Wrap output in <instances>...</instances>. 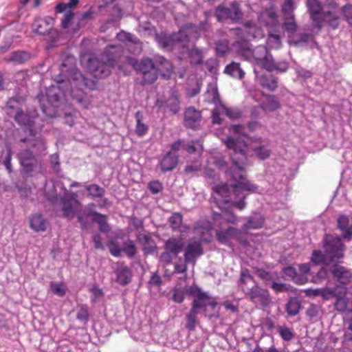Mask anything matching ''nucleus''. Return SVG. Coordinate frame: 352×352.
<instances>
[{"mask_svg": "<svg viewBox=\"0 0 352 352\" xmlns=\"http://www.w3.org/2000/svg\"><path fill=\"white\" fill-rule=\"evenodd\" d=\"M78 3V0H69V1L67 3H58L56 6V12L58 13H63L68 10H71L72 8L76 7Z\"/></svg>", "mask_w": 352, "mask_h": 352, "instance_id": "nucleus-54", "label": "nucleus"}, {"mask_svg": "<svg viewBox=\"0 0 352 352\" xmlns=\"http://www.w3.org/2000/svg\"><path fill=\"white\" fill-rule=\"evenodd\" d=\"M201 113L193 107L186 109L184 114V124L186 127L196 129L200 125Z\"/></svg>", "mask_w": 352, "mask_h": 352, "instance_id": "nucleus-17", "label": "nucleus"}, {"mask_svg": "<svg viewBox=\"0 0 352 352\" xmlns=\"http://www.w3.org/2000/svg\"><path fill=\"white\" fill-rule=\"evenodd\" d=\"M257 274L258 277L262 279L265 284L270 285L273 283V281L276 280L278 278V275L276 272H267L264 270H258L257 271Z\"/></svg>", "mask_w": 352, "mask_h": 352, "instance_id": "nucleus-42", "label": "nucleus"}, {"mask_svg": "<svg viewBox=\"0 0 352 352\" xmlns=\"http://www.w3.org/2000/svg\"><path fill=\"white\" fill-rule=\"evenodd\" d=\"M234 46L237 49L239 55L243 56L245 60L251 63H254L265 69V65L268 63L267 60L272 58L267 48L262 45H259L253 49L248 42L243 41L237 42Z\"/></svg>", "mask_w": 352, "mask_h": 352, "instance_id": "nucleus-10", "label": "nucleus"}, {"mask_svg": "<svg viewBox=\"0 0 352 352\" xmlns=\"http://www.w3.org/2000/svg\"><path fill=\"white\" fill-rule=\"evenodd\" d=\"M258 21L269 30L278 28V16L273 8L266 9L258 16Z\"/></svg>", "mask_w": 352, "mask_h": 352, "instance_id": "nucleus-15", "label": "nucleus"}, {"mask_svg": "<svg viewBox=\"0 0 352 352\" xmlns=\"http://www.w3.org/2000/svg\"><path fill=\"white\" fill-rule=\"evenodd\" d=\"M295 8L294 0H285L281 8L283 16L293 15Z\"/></svg>", "mask_w": 352, "mask_h": 352, "instance_id": "nucleus-55", "label": "nucleus"}, {"mask_svg": "<svg viewBox=\"0 0 352 352\" xmlns=\"http://www.w3.org/2000/svg\"><path fill=\"white\" fill-rule=\"evenodd\" d=\"M343 14L346 20L352 26V6H345L342 8Z\"/></svg>", "mask_w": 352, "mask_h": 352, "instance_id": "nucleus-64", "label": "nucleus"}, {"mask_svg": "<svg viewBox=\"0 0 352 352\" xmlns=\"http://www.w3.org/2000/svg\"><path fill=\"white\" fill-rule=\"evenodd\" d=\"M264 223V219L261 214L255 213L248 219V223L244 224L242 229L246 231L249 229H258L262 228Z\"/></svg>", "mask_w": 352, "mask_h": 352, "instance_id": "nucleus-28", "label": "nucleus"}, {"mask_svg": "<svg viewBox=\"0 0 352 352\" xmlns=\"http://www.w3.org/2000/svg\"><path fill=\"white\" fill-rule=\"evenodd\" d=\"M270 287L276 293L290 291L289 285L283 283L276 282V280L273 281Z\"/></svg>", "mask_w": 352, "mask_h": 352, "instance_id": "nucleus-60", "label": "nucleus"}, {"mask_svg": "<svg viewBox=\"0 0 352 352\" xmlns=\"http://www.w3.org/2000/svg\"><path fill=\"white\" fill-rule=\"evenodd\" d=\"M268 61V63L265 65V69L268 71L276 70L280 72H285L288 68V63L286 61L275 62L272 57Z\"/></svg>", "mask_w": 352, "mask_h": 352, "instance_id": "nucleus-35", "label": "nucleus"}, {"mask_svg": "<svg viewBox=\"0 0 352 352\" xmlns=\"http://www.w3.org/2000/svg\"><path fill=\"white\" fill-rule=\"evenodd\" d=\"M189 58L192 64H201L203 60L202 52L197 48L193 47L189 52Z\"/></svg>", "mask_w": 352, "mask_h": 352, "instance_id": "nucleus-48", "label": "nucleus"}, {"mask_svg": "<svg viewBox=\"0 0 352 352\" xmlns=\"http://www.w3.org/2000/svg\"><path fill=\"white\" fill-rule=\"evenodd\" d=\"M47 221L41 214H35L30 219V227L36 232L45 231Z\"/></svg>", "mask_w": 352, "mask_h": 352, "instance_id": "nucleus-29", "label": "nucleus"}, {"mask_svg": "<svg viewBox=\"0 0 352 352\" xmlns=\"http://www.w3.org/2000/svg\"><path fill=\"white\" fill-rule=\"evenodd\" d=\"M260 83L263 87H266L270 90H274L278 86V82L272 75L267 76H261Z\"/></svg>", "mask_w": 352, "mask_h": 352, "instance_id": "nucleus-45", "label": "nucleus"}, {"mask_svg": "<svg viewBox=\"0 0 352 352\" xmlns=\"http://www.w3.org/2000/svg\"><path fill=\"white\" fill-rule=\"evenodd\" d=\"M77 318L83 322H87L89 318V313L87 307H82L80 308L77 314Z\"/></svg>", "mask_w": 352, "mask_h": 352, "instance_id": "nucleus-63", "label": "nucleus"}, {"mask_svg": "<svg viewBox=\"0 0 352 352\" xmlns=\"http://www.w3.org/2000/svg\"><path fill=\"white\" fill-rule=\"evenodd\" d=\"M15 120L19 125L23 126L28 130L30 133L29 138L21 139L20 142L28 141V143L35 148L36 153H41L46 150L43 139L41 136H36L37 131L41 129L43 124L38 122L40 118L35 111L30 113L17 111Z\"/></svg>", "mask_w": 352, "mask_h": 352, "instance_id": "nucleus-5", "label": "nucleus"}, {"mask_svg": "<svg viewBox=\"0 0 352 352\" xmlns=\"http://www.w3.org/2000/svg\"><path fill=\"white\" fill-rule=\"evenodd\" d=\"M223 142L230 153L232 166L230 174L232 179L236 182L232 186V190L227 184L216 186L213 188L214 193L212 199L217 203V206L221 210V213L214 212L213 219L216 230L217 239L219 243L228 246H231L230 241L239 237L240 231L232 226H226V223H235L236 217L230 211L223 208V204H231L237 209L242 210L246 204L245 199L248 194L260 193L257 186L246 180L245 165L247 162L248 146L244 141L234 140L228 137Z\"/></svg>", "mask_w": 352, "mask_h": 352, "instance_id": "nucleus-1", "label": "nucleus"}, {"mask_svg": "<svg viewBox=\"0 0 352 352\" xmlns=\"http://www.w3.org/2000/svg\"><path fill=\"white\" fill-rule=\"evenodd\" d=\"M240 282L243 292L251 300L258 301L264 307L270 303L271 298L269 292L261 288L255 283L248 270L241 271Z\"/></svg>", "mask_w": 352, "mask_h": 352, "instance_id": "nucleus-8", "label": "nucleus"}, {"mask_svg": "<svg viewBox=\"0 0 352 352\" xmlns=\"http://www.w3.org/2000/svg\"><path fill=\"white\" fill-rule=\"evenodd\" d=\"M228 50L229 47L227 40H221L216 43V52L218 55L223 56L226 54Z\"/></svg>", "mask_w": 352, "mask_h": 352, "instance_id": "nucleus-58", "label": "nucleus"}, {"mask_svg": "<svg viewBox=\"0 0 352 352\" xmlns=\"http://www.w3.org/2000/svg\"><path fill=\"white\" fill-rule=\"evenodd\" d=\"M197 28L192 24L182 27L177 34L171 36H160L159 43L167 50H173L176 45L185 47L191 38H197Z\"/></svg>", "mask_w": 352, "mask_h": 352, "instance_id": "nucleus-9", "label": "nucleus"}, {"mask_svg": "<svg viewBox=\"0 0 352 352\" xmlns=\"http://www.w3.org/2000/svg\"><path fill=\"white\" fill-rule=\"evenodd\" d=\"M199 312L191 309L190 313L186 316V328L188 331H192L195 329L197 320V316Z\"/></svg>", "mask_w": 352, "mask_h": 352, "instance_id": "nucleus-50", "label": "nucleus"}, {"mask_svg": "<svg viewBox=\"0 0 352 352\" xmlns=\"http://www.w3.org/2000/svg\"><path fill=\"white\" fill-rule=\"evenodd\" d=\"M50 290L54 294L63 297L66 294L67 287L63 282L53 281L50 283Z\"/></svg>", "mask_w": 352, "mask_h": 352, "instance_id": "nucleus-41", "label": "nucleus"}, {"mask_svg": "<svg viewBox=\"0 0 352 352\" xmlns=\"http://www.w3.org/2000/svg\"><path fill=\"white\" fill-rule=\"evenodd\" d=\"M142 115L140 112H137L135 113L136 118V127H135V133L138 137L144 136L148 131V126L142 122Z\"/></svg>", "mask_w": 352, "mask_h": 352, "instance_id": "nucleus-40", "label": "nucleus"}, {"mask_svg": "<svg viewBox=\"0 0 352 352\" xmlns=\"http://www.w3.org/2000/svg\"><path fill=\"white\" fill-rule=\"evenodd\" d=\"M204 98V100L209 103H217L219 101V94L216 85H208Z\"/></svg>", "mask_w": 352, "mask_h": 352, "instance_id": "nucleus-34", "label": "nucleus"}, {"mask_svg": "<svg viewBox=\"0 0 352 352\" xmlns=\"http://www.w3.org/2000/svg\"><path fill=\"white\" fill-rule=\"evenodd\" d=\"M224 72L232 77L239 79L243 78L245 76V72L241 69L240 65L235 62H232L230 64L228 65Z\"/></svg>", "mask_w": 352, "mask_h": 352, "instance_id": "nucleus-30", "label": "nucleus"}, {"mask_svg": "<svg viewBox=\"0 0 352 352\" xmlns=\"http://www.w3.org/2000/svg\"><path fill=\"white\" fill-rule=\"evenodd\" d=\"M178 163V157L177 155L168 152L160 160V166L163 172L173 170Z\"/></svg>", "mask_w": 352, "mask_h": 352, "instance_id": "nucleus-23", "label": "nucleus"}, {"mask_svg": "<svg viewBox=\"0 0 352 352\" xmlns=\"http://www.w3.org/2000/svg\"><path fill=\"white\" fill-rule=\"evenodd\" d=\"M122 252H124L128 257L133 258L137 252L134 242L131 240L124 241L123 243Z\"/></svg>", "mask_w": 352, "mask_h": 352, "instance_id": "nucleus-49", "label": "nucleus"}, {"mask_svg": "<svg viewBox=\"0 0 352 352\" xmlns=\"http://www.w3.org/2000/svg\"><path fill=\"white\" fill-rule=\"evenodd\" d=\"M122 46L109 45L100 58L91 56L85 62L83 58L81 63L94 78H102L108 76L111 72V69L123 58L124 62L142 74L143 84H153L157 80L161 69L156 67L151 59L144 58L138 63L137 60L132 57H122Z\"/></svg>", "mask_w": 352, "mask_h": 352, "instance_id": "nucleus-3", "label": "nucleus"}, {"mask_svg": "<svg viewBox=\"0 0 352 352\" xmlns=\"http://www.w3.org/2000/svg\"><path fill=\"white\" fill-rule=\"evenodd\" d=\"M63 19L61 22V27L64 30H68L72 23V20L74 16V14L72 10H68L64 12Z\"/></svg>", "mask_w": 352, "mask_h": 352, "instance_id": "nucleus-53", "label": "nucleus"}, {"mask_svg": "<svg viewBox=\"0 0 352 352\" xmlns=\"http://www.w3.org/2000/svg\"><path fill=\"white\" fill-rule=\"evenodd\" d=\"M62 189L64 191V195L60 198V201L63 217L68 219H72L77 216L82 228L88 230L90 226L87 219L80 214L82 204L77 199L76 193L67 190L64 186L62 187Z\"/></svg>", "mask_w": 352, "mask_h": 352, "instance_id": "nucleus-7", "label": "nucleus"}, {"mask_svg": "<svg viewBox=\"0 0 352 352\" xmlns=\"http://www.w3.org/2000/svg\"><path fill=\"white\" fill-rule=\"evenodd\" d=\"M267 45L270 49H279L281 47L280 35L276 32V28L269 30Z\"/></svg>", "mask_w": 352, "mask_h": 352, "instance_id": "nucleus-33", "label": "nucleus"}, {"mask_svg": "<svg viewBox=\"0 0 352 352\" xmlns=\"http://www.w3.org/2000/svg\"><path fill=\"white\" fill-rule=\"evenodd\" d=\"M339 228L342 232L344 239L351 240L352 238V225L350 226V220L347 216L342 215L338 219Z\"/></svg>", "mask_w": 352, "mask_h": 352, "instance_id": "nucleus-26", "label": "nucleus"}, {"mask_svg": "<svg viewBox=\"0 0 352 352\" xmlns=\"http://www.w3.org/2000/svg\"><path fill=\"white\" fill-rule=\"evenodd\" d=\"M87 217H91L94 222L98 224L99 230L104 233H107L111 228L107 221V217L98 212H90L86 214Z\"/></svg>", "mask_w": 352, "mask_h": 352, "instance_id": "nucleus-25", "label": "nucleus"}, {"mask_svg": "<svg viewBox=\"0 0 352 352\" xmlns=\"http://www.w3.org/2000/svg\"><path fill=\"white\" fill-rule=\"evenodd\" d=\"M203 253L202 248L199 242H192L188 245L185 252V263H188L191 261L195 264V259L201 256Z\"/></svg>", "mask_w": 352, "mask_h": 352, "instance_id": "nucleus-21", "label": "nucleus"}, {"mask_svg": "<svg viewBox=\"0 0 352 352\" xmlns=\"http://www.w3.org/2000/svg\"><path fill=\"white\" fill-rule=\"evenodd\" d=\"M50 163L52 164V167L53 170L57 173L59 174L60 172V160L58 154L54 153L50 156Z\"/></svg>", "mask_w": 352, "mask_h": 352, "instance_id": "nucleus-61", "label": "nucleus"}, {"mask_svg": "<svg viewBox=\"0 0 352 352\" xmlns=\"http://www.w3.org/2000/svg\"><path fill=\"white\" fill-rule=\"evenodd\" d=\"M323 247L325 255L320 250H314L311 261L316 265L322 263L327 264L326 262L329 260L331 262L337 261L344 256V245L338 236L327 234L323 240Z\"/></svg>", "mask_w": 352, "mask_h": 352, "instance_id": "nucleus-6", "label": "nucleus"}, {"mask_svg": "<svg viewBox=\"0 0 352 352\" xmlns=\"http://www.w3.org/2000/svg\"><path fill=\"white\" fill-rule=\"evenodd\" d=\"M346 294L347 289L343 287L335 296L336 297L335 308L338 311L344 314H349L352 312V307H350L349 302L346 298Z\"/></svg>", "mask_w": 352, "mask_h": 352, "instance_id": "nucleus-16", "label": "nucleus"}, {"mask_svg": "<svg viewBox=\"0 0 352 352\" xmlns=\"http://www.w3.org/2000/svg\"><path fill=\"white\" fill-rule=\"evenodd\" d=\"M329 272L340 285H347L352 279V271L338 264L331 265L329 267Z\"/></svg>", "mask_w": 352, "mask_h": 352, "instance_id": "nucleus-14", "label": "nucleus"}, {"mask_svg": "<svg viewBox=\"0 0 352 352\" xmlns=\"http://www.w3.org/2000/svg\"><path fill=\"white\" fill-rule=\"evenodd\" d=\"M56 82L57 85H52L45 91H41L37 96L41 110L47 117L58 115V109L62 104L60 93L65 98L70 96L83 108L90 106L91 100L85 94L83 88L93 89L94 82L87 80L78 69H71L67 80L59 79Z\"/></svg>", "mask_w": 352, "mask_h": 352, "instance_id": "nucleus-2", "label": "nucleus"}, {"mask_svg": "<svg viewBox=\"0 0 352 352\" xmlns=\"http://www.w3.org/2000/svg\"><path fill=\"white\" fill-rule=\"evenodd\" d=\"M30 58V54L25 52L18 51L13 52L10 57V60L18 64H21Z\"/></svg>", "mask_w": 352, "mask_h": 352, "instance_id": "nucleus-46", "label": "nucleus"}, {"mask_svg": "<svg viewBox=\"0 0 352 352\" xmlns=\"http://www.w3.org/2000/svg\"><path fill=\"white\" fill-rule=\"evenodd\" d=\"M157 62L166 69L167 74H162V76L166 78L168 77L172 72V67L168 60L162 56H160L157 59Z\"/></svg>", "mask_w": 352, "mask_h": 352, "instance_id": "nucleus-62", "label": "nucleus"}, {"mask_svg": "<svg viewBox=\"0 0 352 352\" xmlns=\"http://www.w3.org/2000/svg\"><path fill=\"white\" fill-rule=\"evenodd\" d=\"M320 296L324 299H329L332 296H335L338 292L337 291V287H329V281H328L327 287L320 288Z\"/></svg>", "mask_w": 352, "mask_h": 352, "instance_id": "nucleus-56", "label": "nucleus"}, {"mask_svg": "<svg viewBox=\"0 0 352 352\" xmlns=\"http://www.w3.org/2000/svg\"><path fill=\"white\" fill-rule=\"evenodd\" d=\"M45 193L47 198L50 201H54L56 199V190L54 183L52 181L47 182L44 188Z\"/></svg>", "mask_w": 352, "mask_h": 352, "instance_id": "nucleus-47", "label": "nucleus"}, {"mask_svg": "<svg viewBox=\"0 0 352 352\" xmlns=\"http://www.w3.org/2000/svg\"><path fill=\"white\" fill-rule=\"evenodd\" d=\"M184 246V243L182 238L172 237L165 243L166 250L172 253L174 256H176L182 251Z\"/></svg>", "mask_w": 352, "mask_h": 352, "instance_id": "nucleus-24", "label": "nucleus"}, {"mask_svg": "<svg viewBox=\"0 0 352 352\" xmlns=\"http://www.w3.org/2000/svg\"><path fill=\"white\" fill-rule=\"evenodd\" d=\"M250 149L253 155L261 160H264L270 157L271 149L268 143L263 140L261 137H254L250 138Z\"/></svg>", "mask_w": 352, "mask_h": 352, "instance_id": "nucleus-13", "label": "nucleus"}, {"mask_svg": "<svg viewBox=\"0 0 352 352\" xmlns=\"http://www.w3.org/2000/svg\"><path fill=\"white\" fill-rule=\"evenodd\" d=\"M329 264H326L318 272L316 275L313 277L312 282L316 284L321 283L323 280H326L328 277L329 272Z\"/></svg>", "mask_w": 352, "mask_h": 352, "instance_id": "nucleus-43", "label": "nucleus"}, {"mask_svg": "<svg viewBox=\"0 0 352 352\" xmlns=\"http://www.w3.org/2000/svg\"><path fill=\"white\" fill-rule=\"evenodd\" d=\"M117 282L121 285H126L131 278V272L125 265H120L116 270Z\"/></svg>", "mask_w": 352, "mask_h": 352, "instance_id": "nucleus-31", "label": "nucleus"}, {"mask_svg": "<svg viewBox=\"0 0 352 352\" xmlns=\"http://www.w3.org/2000/svg\"><path fill=\"white\" fill-rule=\"evenodd\" d=\"M212 225L208 221H199L194 228L195 233L199 234L202 241H210L212 237L211 234Z\"/></svg>", "mask_w": 352, "mask_h": 352, "instance_id": "nucleus-20", "label": "nucleus"}, {"mask_svg": "<svg viewBox=\"0 0 352 352\" xmlns=\"http://www.w3.org/2000/svg\"><path fill=\"white\" fill-rule=\"evenodd\" d=\"M86 189L89 195L93 197H101L104 193V188L97 184L86 186Z\"/></svg>", "mask_w": 352, "mask_h": 352, "instance_id": "nucleus-52", "label": "nucleus"}, {"mask_svg": "<svg viewBox=\"0 0 352 352\" xmlns=\"http://www.w3.org/2000/svg\"><path fill=\"white\" fill-rule=\"evenodd\" d=\"M307 6L311 19L318 30L327 22L333 29L339 25V10L333 0H307Z\"/></svg>", "mask_w": 352, "mask_h": 352, "instance_id": "nucleus-4", "label": "nucleus"}, {"mask_svg": "<svg viewBox=\"0 0 352 352\" xmlns=\"http://www.w3.org/2000/svg\"><path fill=\"white\" fill-rule=\"evenodd\" d=\"M184 149L189 153H194L203 150V146L199 141H192L185 144Z\"/></svg>", "mask_w": 352, "mask_h": 352, "instance_id": "nucleus-57", "label": "nucleus"}, {"mask_svg": "<svg viewBox=\"0 0 352 352\" xmlns=\"http://www.w3.org/2000/svg\"><path fill=\"white\" fill-rule=\"evenodd\" d=\"M283 27L289 35L294 36L297 29V24L295 21L294 15L283 16Z\"/></svg>", "mask_w": 352, "mask_h": 352, "instance_id": "nucleus-36", "label": "nucleus"}, {"mask_svg": "<svg viewBox=\"0 0 352 352\" xmlns=\"http://www.w3.org/2000/svg\"><path fill=\"white\" fill-rule=\"evenodd\" d=\"M244 31L246 32V38H262L264 35L263 31L258 28L254 22H246L244 25Z\"/></svg>", "mask_w": 352, "mask_h": 352, "instance_id": "nucleus-27", "label": "nucleus"}, {"mask_svg": "<svg viewBox=\"0 0 352 352\" xmlns=\"http://www.w3.org/2000/svg\"><path fill=\"white\" fill-rule=\"evenodd\" d=\"M116 38L118 41L122 42H130L131 43L135 44L138 45V47L140 48L139 39L131 33L122 31L117 34Z\"/></svg>", "mask_w": 352, "mask_h": 352, "instance_id": "nucleus-44", "label": "nucleus"}, {"mask_svg": "<svg viewBox=\"0 0 352 352\" xmlns=\"http://www.w3.org/2000/svg\"><path fill=\"white\" fill-rule=\"evenodd\" d=\"M196 295L197 298L194 300L192 309L200 312L201 309L205 308L207 306L211 307L212 309L215 307L217 305V302L214 301L209 300L208 297L206 294L203 293L200 291H198L197 294L195 293V296Z\"/></svg>", "mask_w": 352, "mask_h": 352, "instance_id": "nucleus-19", "label": "nucleus"}, {"mask_svg": "<svg viewBox=\"0 0 352 352\" xmlns=\"http://www.w3.org/2000/svg\"><path fill=\"white\" fill-rule=\"evenodd\" d=\"M300 307L301 304L297 298H291L286 305V311L288 316H295L299 313Z\"/></svg>", "mask_w": 352, "mask_h": 352, "instance_id": "nucleus-37", "label": "nucleus"}, {"mask_svg": "<svg viewBox=\"0 0 352 352\" xmlns=\"http://www.w3.org/2000/svg\"><path fill=\"white\" fill-rule=\"evenodd\" d=\"M219 109L231 119L238 118L241 116V112L237 109L228 108L222 104H219Z\"/></svg>", "mask_w": 352, "mask_h": 352, "instance_id": "nucleus-51", "label": "nucleus"}, {"mask_svg": "<svg viewBox=\"0 0 352 352\" xmlns=\"http://www.w3.org/2000/svg\"><path fill=\"white\" fill-rule=\"evenodd\" d=\"M215 16L219 21L231 20L238 21L242 18V12L237 3H232L229 7L219 6L215 10Z\"/></svg>", "mask_w": 352, "mask_h": 352, "instance_id": "nucleus-12", "label": "nucleus"}, {"mask_svg": "<svg viewBox=\"0 0 352 352\" xmlns=\"http://www.w3.org/2000/svg\"><path fill=\"white\" fill-rule=\"evenodd\" d=\"M54 19L50 16L36 19L32 25L34 31L41 35H45L52 29Z\"/></svg>", "mask_w": 352, "mask_h": 352, "instance_id": "nucleus-18", "label": "nucleus"}, {"mask_svg": "<svg viewBox=\"0 0 352 352\" xmlns=\"http://www.w3.org/2000/svg\"><path fill=\"white\" fill-rule=\"evenodd\" d=\"M280 107L279 101L274 96H267L265 100L260 104L258 107H255L252 111V116H256V111L258 109L265 111H274Z\"/></svg>", "mask_w": 352, "mask_h": 352, "instance_id": "nucleus-22", "label": "nucleus"}, {"mask_svg": "<svg viewBox=\"0 0 352 352\" xmlns=\"http://www.w3.org/2000/svg\"><path fill=\"white\" fill-rule=\"evenodd\" d=\"M183 217L182 215L179 212H175L170 218L168 221L173 230H179L182 232H186L188 227L182 226Z\"/></svg>", "mask_w": 352, "mask_h": 352, "instance_id": "nucleus-32", "label": "nucleus"}, {"mask_svg": "<svg viewBox=\"0 0 352 352\" xmlns=\"http://www.w3.org/2000/svg\"><path fill=\"white\" fill-rule=\"evenodd\" d=\"M189 292L192 295H195V289L193 287L186 288H176L174 289L173 294V300L177 303H181L186 296Z\"/></svg>", "mask_w": 352, "mask_h": 352, "instance_id": "nucleus-38", "label": "nucleus"}, {"mask_svg": "<svg viewBox=\"0 0 352 352\" xmlns=\"http://www.w3.org/2000/svg\"><path fill=\"white\" fill-rule=\"evenodd\" d=\"M312 39V36L309 34L302 33L299 35L298 38L294 36H289V43L294 45H305Z\"/></svg>", "mask_w": 352, "mask_h": 352, "instance_id": "nucleus-39", "label": "nucleus"}, {"mask_svg": "<svg viewBox=\"0 0 352 352\" xmlns=\"http://www.w3.org/2000/svg\"><path fill=\"white\" fill-rule=\"evenodd\" d=\"M278 331L280 337L286 341L291 340L294 337V333L290 329L286 327H278Z\"/></svg>", "mask_w": 352, "mask_h": 352, "instance_id": "nucleus-59", "label": "nucleus"}, {"mask_svg": "<svg viewBox=\"0 0 352 352\" xmlns=\"http://www.w3.org/2000/svg\"><path fill=\"white\" fill-rule=\"evenodd\" d=\"M23 144H25L26 146L28 147V149H25L24 151H20L18 153V158L20 162L21 165L22 166L23 170L25 172L26 174H31L32 172L34 170V167L36 165V160L35 159V157L33 154L34 153L35 154H41L45 151L41 152V153H36L35 151V148H33L30 144L28 143V141L26 142H23Z\"/></svg>", "mask_w": 352, "mask_h": 352, "instance_id": "nucleus-11", "label": "nucleus"}]
</instances>
